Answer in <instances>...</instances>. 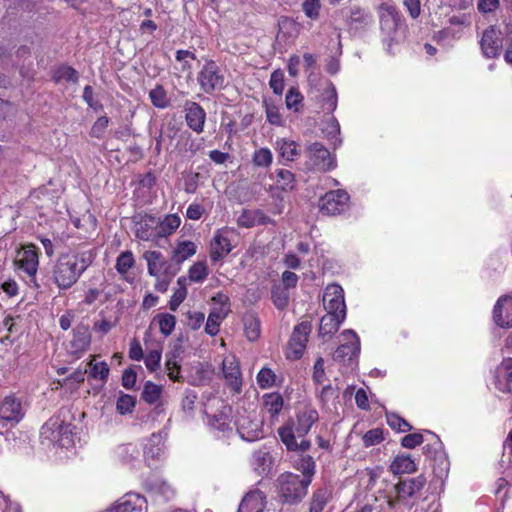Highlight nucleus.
<instances>
[{
    "label": "nucleus",
    "mask_w": 512,
    "mask_h": 512,
    "mask_svg": "<svg viewBox=\"0 0 512 512\" xmlns=\"http://www.w3.org/2000/svg\"><path fill=\"white\" fill-rule=\"evenodd\" d=\"M96 254L84 250L61 254L51 270V279L59 290L70 289L93 263Z\"/></svg>",
    "instance_id": "obj_1"
},
{
    "label": "nucleus",
    "mask_w": 512,
    "mask_h": 512,
    "mask_svg": "<svg viewBox=\"0 0 512 512\" xmlns=\"http://www.w3.org/2000/svg\"><path fill=\"white\" fill-rule=\"evenodd\" d=\"M279 496L283 502L295 504L300 502L307 494L311 479L301 478L300 475L285 473L277 479Z\"/></svg>",
    "instance_id": "obj_2"
},
{
    "label": "nucleus",
    "mask_w": 512,
    "mask_h": 512,
    "mask_svg": "<svg viewBox=\"0 0 512 512\" xmlns=\"http://www.w3.org/2000/svg\"><path fill=\"white\" fill-rule=\"evenodd\" d=\"M197 81L200 89L206 94H213L224 87V75L219 66L212 60L206 62L198 72Z\"/></svg>",
    "instance_id": "obj_3"
},
{
    "label": "nucleus",
    "mask_w": 512,
    "mask_h": 512,
    "mask_svg": "<svg viewBox=\"0 0 512 512\" xmlns=\"http://www.w3.org/2000/svg\"><path fill=\"white\" fill-rule=\"evenodd\" d=\"M426 477L419 475L414 478L400 480L393 486L395 493L394 498L388 497L387 504L389 508H394L397 503L404 502L406 499L413 497L426 485Z\"/></svg>",
    "instance_id": "obj_4"
},
{
    "label": "nucleus",
    "mask_w": 512,
    "mask_h": 512,
    "mask_svg": "<svg viewBox=\"0 0 512 512\" xmlns=\"http://www.w3.org/2000/svg\"><path fill=\"white\" fill-rule=\"evenodd\" d=\"M312 330L310 321H302L294 327L288 343L287 358L292 360L300 359L306 349L308 336Z\"/></svg>",
    "instance_id": "obj_5"
},
{
    "label": "nucleus",
    "mask_w": 512,
    "mask_h": 512,
    "mask_svg": "<svg viewBox=\"0 0 512 512\" xmlns=\"http://www.w3.org/2000/svg\"><path fill=\"white\" fill-rule=\"evenodd\" d=\"M349 194L342 189L327 192L319 200V207L323 214L337 215L348 208Z\"/></svg>",
    "instance_id": "obj_6"
},
{
    "label": "nucleus",
    "mask_w": 512,
    "mask_h": 512,
    "mask_svg": "<svg viewBox=\"0 0 512 512\" xmlns=\"http://www.w3.org/2000/svg\"><path fill=\"white\" fill-rule=\"evenodd\" d=\"M306 153L312 167L317 171L326 172L336 166L330 151L320 142H314L308 145Z\"/></svg>",
    "instance_id": "obj_7"
},
{
    "label": "nucleus",
    "mask_w": 512,
    "mask_h": 512,
    "mask_svg": "<svg viewBox=\"0 0 512 512\" xmlns=\"http://www.w3.org/2000/svg\"><path fill=\"white\" fill-rule=\"evenodd\" d=\"M24 417L21 401L9 395L0 400V422L3 425H15Z\"/></svg>",
    "instance_id": "obj_8"
},
{
    "label": "nucleus",
    "mask_w": 512,
    "mask_h": 512,
    "mask_svg": "<svg viewBox=\"0 0 512 512\" xmlns=\"http://www.w3.org/2000/svg\"><path fill=\"white\" fill-rule=\"evenodd\" d=\"M343 343L336 349L333 358L339 362L351 361L360 351V341L353 330L341 334Z\"/></svg>",
    "instance_id": "obj_9"
},
{
    "label": "nucleus",
    "mask_w": 512,
    "mask_h": 512,
    "mask_svg": "<svg viewBox=\"0 0 512 512\" xmlns=\"http://www.w3.org/2000/svg\"><path fill=\"white\" fill-rule=\"evenodd\" d=\"M480 46L482 53L487 58H495L500 54L503 46L501 31L496 26H489L482 33Z\"/></svg>",
    "instance_id": "obj_10"
},
{
    "label": "nucleus",
    "mask_w": 512,
    "mask_h": 512,
    "mask_svg": "<svg viewBox=\"0 0 512 512\" xmlns=\"http://www.w3.org/2000/svg\"><path fill=\"white\" fill-rule=\"evenodd\" d=\"M323 303L327 312L346 313L344 291L338 284H330L325 288Z\"/></svg>",
    "instance_id": "obj_11"
},
{
    "label": "nucleus",
    "mask_w": 512,
    "mask_h": 512,
    "mask_svg": "<svg viewBox=\"0 0 512 512\" xmlns=\"http://www.w3.org/2000/svg\"><path fill=\"white\" fill-rule=\"evenodd\" d=\"M91 344V333L89 326L83 323L78 324L73 329V338L69 342V353L80 357L85 351L88 350Z\"/></svg>",
    "instance_id": "obj_12"
},
{
    "label": "nucleus",
    "mask_w": 512,
    "mask_h": 512,
    "mask_svg": "<svg viewBox=\"0 0 512 512\" xmlns=\"http://www.w3.org/2000/svg\"><path fill=\"white\" fill-rule=\"evenodd\" d=\"M318 420V412L312 408H304L298 411L296 420L289 421L286 425L294 428V434L298 438L304 437L311 429L312 425Z\"/></svg>",
    "instance_id": "obj_13"
},
{
    "label": "nucleus",
    "mask_w": 512,
    "mask_h": 512,
    "mask_svg": "<svg viewBox=\"0 0 512 512\" xmlns=\"http://www.w3.org/2000/svg\"><path fill=\"white\" fill-rule=\"evenodd\" d=\"M16 264L28 276L34 278L39 264L36 247L32 244L24 247L23 251L18 253Z\"/></svg>",
    "instance_id": "obj_14"
},
{
    "label": "nucleus",
    "mask_w": 512,
    "mask_h": 512,
    "mask_svg": "<svg viewBox=\"0 0 512 512\" xmlns=\"http://www.w3.org/2000/svg\"><path fill=\"white\" fill-rule=\"evenodd\" d=\"M185 120L190 129L196 133H202L206 120V112L196 102H186Z\"/></svg>",
    "instance_id": "obj_15"
},
{
    "label": "nucleus",
    "mask_w": 512,
    "mask_h": 512,
    "mask_svg": "<svg viewBox=\"0 0 512 512\" xmlns=\"http://www.w3.org/2000/svg\"><path fill=\"white\" fill-rule=\"evenodd\" d=\"M493 319L501 328L512 326V297L502 296L498 299L494 307Z\"/></svg>",
    "instance_id": "obj_16"
},
{
    "label": "nucleus",
    "mask_w": 512,
    "mask_h": 512,
    "mask_svg": "<svg viewBox=\"0 0 512 512\" xmlns=\"http://www.w3.org/2000/svg\"><path fill=\"white\" fill-rule=\"evenodd\" d=\"M380 9V27L388 36L396 32L400 21L399 13L395 6L382 3Z\"/></svg>",
    "instance_id": "obj_17"
},
{
    "label": "nucleus",
    "mask_w": 512,
    "mask_h": 512,
    "mask_svg": "<svg viewBox=\"0 0 512 512\" xmlns=\"http://www.w3.org/2000/svg\"><path fill=\"white\" fill-rule=\"evenodd\" d=\"M222 371L227 385L236 393L241 391L242 380L238 362L234 358H226L222 363Z\"/></svg>",
    "instance_id": "obj_18"
},
{
    "label": "nucleus",
    "mask_w": 512,
    "mask_h": 512,
    "mask_svg": "<svg viewBox=\"0 0 512 512\" xmlns=\"http://www.w3.org/2000/svg\"><path fill=\"white\" fill-rule=\"evenodd\" d=\"M345 318L346 313L327 312L320 320L319 336L331 338L338 331Z\"/></svg>",
    "instance_id": "obj_19"
},
{
    "label": "nucleus",
    "mask_w": 512,
    "mask_h": 512,
    "mask_svg": "<svg viewBox=\"0 0 512 512\" xmlns=\"http://www.w3.org/2000/svg\"><path fill=\"white\" fill-rule=\"evenodd\" d=\"M278 435L283 442V444L286 446L287 450L289 451H300L305 452L307 451L311 443L308 440H301L300 443H297L296 437L294 434V428L290 425H284L278 429Z\"/></svg>",
    "instance_id": "obj_20"
},
{
    "label": "nucleus",
    "mask_w": 512,
    "mask_h": 512,
    "mask_svg": "<svg viewBox=\"0 0 512 512\" xmlns=\"http://www.w3.org/2000/svg\"><path fill=\"white\" fill-rule=\"evenodd\" d=\"M265 508L263 492L256 490L247 493L242 499L238 512H262Z\"/></svg>",
    "instance_id": "obj_21"
},
{
    "label": "nucleus",
    "mask_w": 512,
    "mask_h": 512,
    "mask_svg": "<svg viewBox=\"0 0 512 512\" xmlns=\"http://www.w3.org/2000/svg\"><path fill=\"white\" fill-rule=\"evenodd\" d=\"M269 222H271V219L259 209H244L237 218L238 226L244 228H251L255 225H265Z\"/></svg>",
    "instance_id": "obj_22"
},
{
    "label": "nucleus",
    "mask_w": 512,
    "mask_h": 512,
    "mask_svg": "<svg viewBox=\"0 0 512 512\" xmlns=\"http://www.w3.org/2000/svg\"><path fill=\"white\" fill-rule=\"evenodd\" d=\"M144 498L138 495H127L107 512H142Z\"/></svg>",
    "instance_id": "obj_23"
},
{
    "label": "nucleus",
    "mask_w": 512,
    "mask_h": 512,
    "mask_svg": "<svg viewBox=\"0 0 512 512\" xmlns=\"http://www.w3.org/2000/svg\"><path fill=\"white\" fill-rule=\"evenodd\" d=\"M416 470L417 466L408 454L397 455L390 465V471L394 475L410 474Z\"/></svg>",
    "instance_id": "obj_24"
},
{
    "label": "nucleus",
    "mask_w": 512,
    "mask_h": 512,
    "mask_svg": "<svg viewBox=\"0 0 512 512\" xmlns=\"http://www.w3.org/2000/svg\"><path fill=\"white\" fill-rule=\"evenodd\" d=\"M230 312V308L219 307L213 309L208 315L205 332L210 336H215L219 332L221 321L225 319Z\"/></svg>",
    "instance_id": "obj_25"
},
{
    "label": "nucleus",
    "mask_w": 512,
    "mask_h": 512,
    "mask_svg": "<svg viewBox=\"0 0 512 512\" xmlns=\"http://www.w3.org/2000/svg\"><path fill=\"white\" fill-rule=\"evenodd\" d=\"M231 251V244L227 237L217 233L214 237L211 250V260L214 262L219 261Z\"/></svg>",
    "instance_id": "obj_26"
},
{
    "label": "nucleus",
    "mask_w": 512,
    "mask_h": 512,
    "mask_svg": "<svg viewBox=\"0 0 512 512\" xmlns=\"http://www.w3.org/2000/svg\"><path fill=\"white\" fill-rule=\"evenodd\" d=\"M181 220L176 214L167 215L162 221L158 220L156 235L166 237L171 235L180 225Z\"/></svg>",
    "instance_id": "obj_27"
},
{
    "label": "nucleus",
    "mask_w": 512,
    "mask_h": 512,
    "mask_svg": "<svg viewBox=\"0 0 512 512\" xmlns=\"http://www.w3.org/2000/svg\"><path fill=\"white\" fill-rule=\"evenodd\" d=\"M158 219L151 215H145L140 224L139 228L136 231V236L144 241H148L151 238L157 236L156 231L153 232L152 227L155 225L157 227Z\"/></svg>",
    "instance_id": "obj_28"
},
{
    "label": "nucleus",
    "mask_w": 512,
    "mask_h": 512,
    "mask_svg": "<svg viewBox=\"0 0 512 512\" xmlns=\"http://www.w3.org/2000/svg\"><path fill=\"white\" fill-rule=\"evenodd\" d=\"M330 498L331 491L327 487L317 489L312 495L309 512H322Z\"/></svg>",
    "instance_id": "obj_29"
},
{
    "label": "nucleus",
    "mask_w": 512,
    "mask_h": 512,
    "mask_svg": "<svg viewBox=\"0 0 512 512\" xmlns=\"http://www.w3.org/2000/svg\"><path fill=\"white\" fill-rule=\"evenodd\" d=\"M196 253V245L191 241H184L178 244L173 251L171 260L178 266L186 259Z\"/></svg>",
    "instance_id": "obj_30"
},
{
    "label": "nucleus",
    "mask_w": 512,
    "mask_h": 512,
    "mask_svg": "<svg viewBox=\"0 0 512 512\" xmlns=\"http://www.w3.org/2000/svg\"><path fill=\"white\" fill-rule=\"evenodd\" d=\"M276 186L282 191H293L296 187V179L294 173L287 169H277Z\"/></svg>",
    "instance_id": "obj_31"
},
{
    "label": "nucleus",
    "mask_w": 512,
    "mask_h": 512,
    "mask_svg": "<svg viewBox=\"0 0 512 512\" xmlns=\"http://www.w3.org/2000/svg\"><path fill=\"white\" fill-rule=\"evenodd\" d=\"M296 470L302 473L301 478H309L312 480V476L315 473V461L313 457L309 455H301L299 459L295 461Z\"/></svg>",
    "instance_id": "obj_32"
},
{
    "label": "nucleus",
    "mask_w": 512,
    "mask_h": 512,
    "mask_svg": "<svg viewBox=\"0 0 512 512\" xmlns=\"http://www.w3.org/2000/svg\"><path fill=\"white\" fill-rule=\"evenodd\" d=\"M144 258L148 263V272L152 276H157L164 267L165 262L162 261V254L159 251H147Z\"/></svg>",
    "instance_id": "obj_33"
},
{
    "label": "nucleus",
    "mask_w": 512,
    "mask_h": 512,
    "mask_svg": "<svg viewBox=\"0 0 512 512\" xmlns=\"http://www.w3.org/2000/svg\"><path fill=\"white\" fill-rule=\"evenodd\" d=\"M263 403L267 411L272 415H277L283 407V398L277 393H268L263 396Z\"/></svg>",
    "instance_id": "obj_34"
},
{
    "label": "nucleus",
    "mask_w": 512,
    "mask_h": 512,
    "mask_svg": "<svg viewBox=\"0 0 512 512\" xmlns=\"http://www.w3.org/2000/svg\"><path fill=\"white\" fill-rule=\"evenodd\" d=\"M53 79L56 83H59L63 80L66 82L76 83L79 79V74L71 66L62 65L55 70Z\"/></svg>",
    "instance_id": "obj_35"
},
{
    "label": "nucleus",
    "mask_w": 512,
    "mask_h": 512,
    "mask_svg": "<svg viewBox=\"0 0 512 512\" xmlns=\"http://www.w3.org/2000/svg\"><path fill=\"white\" fill-rule=\"evenodd\" d=\"M162 387L151 381L144 385L141 398L148 404H155L161 397Z\"/></svg>",
    "instance_id": "obj_36"
},
{
    "label": "nucleus",
    "mask_w": 512,
    "mask_h": 512,
    "mask_svg": "<svg viewBox=\"0 0 512 512\" xmlns=\"http://www.w3.org/2000/svg\"><path fill=\"white\" fill-rule=\"evenodd\" d=\"M244 330L249 341H255L260 336V322L254 315L244 318Z\"/></svg>",
    "instance_id": "obj_37"
},
{
    "label": "nucleus",
    "mask_w": 512,
    "mask_h": 512,
    "mask_svg": "<svg viewBox=\"0 0 512 512\" xmlns=\"http://www.w3.org/2000/svg\"><path fill=\"white\" fill-rule=\"evenodd\" d=\"M149 97L152 104L160 109H164L169 105V99L163 86L157 85L149 92Z\"/></svg>",
    "instance_id": "obj_38"
},
{
    "label": "nucleus",
    "mask_w": 512,
    "mask_h": 512,
    "mask_svg": "<svg viewBox=\"0 0 512 512\" xmlns=\"http://www.w3.org/2000/svg\"><path fill=\"white\" fill-rule=\"evenodd\" d=\"M135 264L131 251L122 252L116 259L115 268L121 275H125Z\"/></svg>",
    "instance_id": "obj_39"
},
{
    "label": "nucleus",
    "mask_w": 512,
    "mask_h": 512,
    "mask_svg": "<svg viewBox=\"0 0 512 512\" xmlns=\"http://www.w3.org/2000/svg\"><path fill=\"white\" fill-rule=\"evenodd\" d=\"M281 157L287 161H293L299 154L297 144L294 141L281 140L277 142Z\"/></svg>",
    "instance_id": "obj_40"
},
{
    "label": "nucleus",
    "mask_w": 512,
    "mask_h": 512,
    "mask_svg": "<svg viewBox=\"0 0 512 512\" xmlns=\"http://www.w3.org/2000/svg\"><path fill=\"white\" fill-rule=\"evenodd\" d=\"M90 368L89 375L94 379H99L101 381H105L109 374V366L106 362H94L91 360L88 363Z\"/></svg>",
    "instance_id": "obj_41"
},
{
    "label": "nucleus",
    "mask_w": 512,
    "mask_h": 512,
    "mask_svg": "<svg viewBox=\"0 0 512 512\" xmlns=\"http://www.w3.org/2000/svg\"><path fill=\"white\" fill-rule=\"evenodd\" d=\"M159 328L164 336H169L175 328L176 318L172 314L163 313L156 316Z\"/></svg>",
    "instance_id": "obj_42"
},
{
    "label": "nucleus",
    "mask_w": 512,
    "mask_h": 512,
    "mask_svg": "<svg viewBox=\"0 0 512 512\" xmlns=\"http://www.w3.org/2000/svg\"><path fill=\"white\" fill-rule=\"evenodd\" d=\"M136 405L135 397L128 394H121L116 403V409L121 415L133 412Z\"/></svg>",
    "instance_id": "obj_43"
},
{
    "label": "nucleus",
    "mask_w": 512,
    "mask_h": 512,
    "mask_svg": "<svg viewBox=\"0 0 512 512\" xmlns=\"http://www.w3.org/2000/svg\"><path fill=\"white\" fill-rule=\"evenodd\" d=\"M208 275V268L204 262H197L189 269V279L193 282H202Z\"/></svg>",
    "instance_id": "obj_44"
},
{
    "label": "nucleus",
    "mask_w": 512,
    "mask_h": 512,
    "mask_svg": "<svg viewBox=\"0 0 512 512\" xmlns=\"http://www.w3.org/2000/svg\"><path fill=\"white\" fill-rule=\"evenodd\" d=\"M320 8V0H305L302 4L303 12L312 20H317L319 18Z\"/></svg>",
    "instance_id": "obj_45"
},
{
    "label": "nucleus",
    "mask_w": 512,
    "mask_h": 512,
    "mask_svg": "<svg viewBox=\"0 0 512 512\" xmlns=\"http://www.w3.org/2000/svg\"><path fill=\"white\" fill-rule=\"evenodd\" d=\"M253 163L259 167H268L272 163V153L269 149L261 148L255 151Z\"/></svg>",
    "instance_id": "obj_46"
},
{
    "label": "nucleus",
    "mask_w": 512,
    "mask_h": 512,
    "mask_svg": "<svg viewBox=\"0 0 512 512\" xmlns=\"http://www.w3.org/2000/svg\"><path fill=\"white\" fill-rule=\"evenodd\" d=\"M275 382V374L269 368H262L257 375V383L261 388H269Z\"/></svg>",
    "instance_id": "obj_47"
},
{
    "label": "nucleus",
    "mask_w": 512,
    "mask_h": 512,
    "mask_svg": "<svg viewBox=\"0 0 512 512\" xmlns=\"http://www.w3.org/2000/svg\"><path fill=\"white\" fill-rule=\"evenodd\" d=\"M161 442V435L160 434H152L151 438L149 439V445H146L144 454L148 457L155 458L158 457L161 451V448L159 447V444Z\"/></svg>",
    "instance_id": "obj_48"
},
{
    "label": "nucleus",
    "mask_w": 512,
    "mask_h": 512,
    "mask_svg": "<svg viewBox=\"0 0 512 512\" xmlns=\"http://www.w3.org/2000/svg\"><path fill=\"white\" fill-rule=\"evenodd\" d=\"M264 106L268 122L272 125H281L282 118L278 111V108L274 104L268 102L267 100L264 101Z\"/></svg>",
    "instance_id": "obj_49"
},
{
    "label": "nucleus",
    "mask_w": 512,
    "mask_h": 512,
    "mask_svg": "<svg viewBox=\"0 0 512 512\" xmlns=\"http://www.w3.org/2000/svg\"><path fill=\"white\" fill-rule=\"evenodd\" d=\"M383 440V431L379 428L367 431L363 436V443L365 447H370L379 444Z\"/></svg>",
    "instance_id": "obj_50"
},
{
    "label": "nucleus",
    "mask_w": 512,
    "mask_h": 512,
    "mask_svg": "<svg viewBox=\"0 0 512 512\" xmlns=\"http://www.w3.org/2000/svg\"><path fill=\"white\" fill-rule=\"evenodd\" d=\"M387 422L393 429L399 432H407L412 429V426L406 420L396 414L388 415Z\"/></svg>",
    "instance_id": "obj_51"
},
{
    "label": "nucleus",
    "mask_w": 512,
    "mask_h": 512,
    "mask_svg": "<svg viewBox=\"0 0 512 512\" xmlns=\"http://www.w3.org/2000/svg\"><path fill=\"white\" fill-rule=\"evenodd\" d=\"M370 17L364 10L360 8H355L351 11L350 15V25H355V28H358V25H367L369 23Z\"/></svg>",
    "instance_id": "obj_52"
},
{
    "label": "nucleus",
    "mask_w": 512,
    "mask_h": 512,
    "mask_svg": "<svg viewBox=\"0 0 512 512\" xmlns=\"http://www.w3.org/2000/svg\"><path fill=\"white\" fill-rule=\"evenodd\" d=\"M269 85L276 95H281L284 90V74L277 70L271 74Z\"/></svg>",
    "instance_id": "obj_53"
},
{
    "label": "nucleus",
    "mask_w": 512,
    "mask_h": 512,
    "mask_svg": "<svg viewBox=\"0 0 512 512\" xmlns=\"http://www.w3.org/2000/svg\"><path fill=\"white\" fill-rule=\"evenodd\" d=\"M109 118L106 116L99 117L90 130V136L93 138H101L108 127Z\"/></svg>",
    "instance_id": "obj_54"
},
{
    "label": "nucleus",
    "mask_w": 512,
    "mask_h": 512,
    "mask_svg": "<svg viewBox=\"0 0 512 512\" xmlns=\"http://www.w3.org/2000/svg\"><path fill=\"white\" fill-rule=\"evenodd\" d=\"M303 100L302 95L295 88H290L286 94V106L289 109L298 111V104Z\"/></svg>",
    "instance_id": "obj_55"
},
{
    "label": "nucleus",
    "mask_w": 512,
    "mask_h": 512,
    "mask_svg": "<svg viewBox=\"0 0 512 512\" xmlns=\"http://www.w3.org/2000/svg\"><path fill=\"white\" fill-rule=\"evenodd\" d=\"M187 296V288L179 287L171 297L169 302V308L172 311H176L180 304L185 300Z\"/></svg>",
    "instance_id": "obj_56"
},
{
    "label": "nucleus",
    "mask_w": 512,
    "mask_h": 512,
    "mask_svg": "<svg viewBox=\"0 0 512 512\" xmlns=\"http://www.w3.org/2000/svg\"><path fill=\"white\" fill-rule=\"evenodd\" d=\"M238 431L241 437L247 441H254L262 437V431L258 427L246 430L244 423H239Z\"/></svg>",
    "instance_id": "obj_57"
},
{
    "label": "nucleus",
    "mask_w": 512,
    "mask_h": 512,
    "mask_svg": "<svg viewBox=\"0 0 512 512\" xmlns=\"http://www.w3.org/2000/svg\"><path fill=\"white\" fill-rule=\"evenodd\" d=\"M272 299H273L274 305L278 309L286 308L288 305V301H289L288 293L286 291L280 290V289L272 291Z\"/></svg>",
    "instance_id": "obj_58"
},
{
    "label": "nucleus",
    "mask_w": 512,
    "mask_h": 512,
    "mask_svg": "<svg viewBox=\"0 0 512 512\" xmlns=\"http://www.w3.org/2000/svg\"><path fill=\"white\" fill-rule=\"evenodd\" d=\"M161 360V351L152 350L150 351L145 358V365L148 370L155 371L159 365Z\"/></svg>",
    "instance_id": "obj_59"
},
{
    "label": "nucleus",
    "mask_w": 512,
    "mask_h": 512,
    "mask_svg": "<svg viewBox=\"0 0 512 512\" xmlns=\"http://www.w3.org/2000/svg\"><path fill=\"white\" fill-rule=\"evenodd\" d=\"M183 353L181 345H176L174 349L166 354L165 366L171 368H177V362Z\"/></svg>",
    "instance_id": "obj_60"
},
{
    "label": "nucleus",
    "mask_w": 512,
    "mask_h": 512,
    "mask_svg": "<svg viewBox=\"0 0 512 512\" xmlns=\"http://www.w3.org/2000/svg\"><path fill=\"white\" fill-rule=\"evenodd\" d=\"M313 380L317 384H321L324 381L325 377V369H324V359L322 357H318L314 367H313Z\"/></svg>",
    "instance_id": "obj_61"
},
{
    "label": "nucleus",
    "mask_w": 512,
    "mask_h": 512,
    "mask_svg": "<svg viewBox=\"0 0 512 512\" xmlns=\"http://www.w3.org/2000/svg\"><path fill=\"white\" fill-rule=\"evenodd\" d=\"M423 442V436L420 433L408 434L402 438L401 444L405 448H415Z\"/></svg>",
    "instance_id": "obj_62"
},
{
    "label": "nucleus",
    "mask_w": 512,
    "mask_h": 512,
    "mask_svg": "<svg viewBox=\"0 0 512 512\" xmlns=\"http://www.w3.org/2000/svg\"><path fill=\"white\" fill-rule=\"evenodd\" d=\"M137 374L132 368H128L123 372L122 385L126 389H132L136 383Z\"/></svg>",
    "instance_id": "obj_63"
},
{
    "label": "nucleus",
    "mask_w": 512,
    "mask_h": 512,
    "mask_svg": "<svg viewBox=\"0 0 512 512\" xmlns=\"http://www.w3.org/2000/svg\"><path fill=\"white\" fill-rule=\"evenodd\" d=\"M499 0H479L477 8L481 13H490L495 11L499 7Z\"/></svg>",
    "instance_id": "obj_64"
}]
</instances>
